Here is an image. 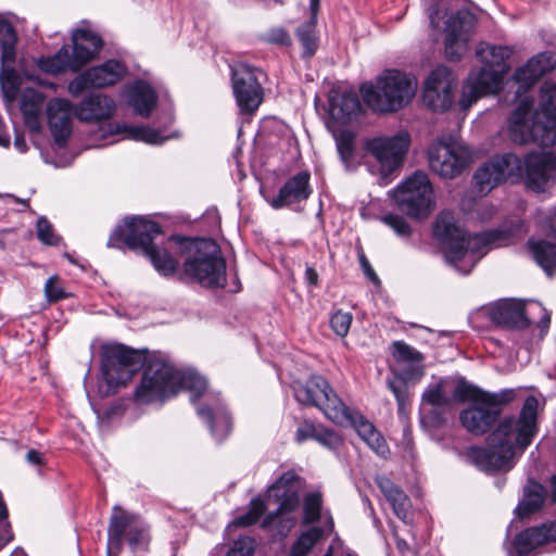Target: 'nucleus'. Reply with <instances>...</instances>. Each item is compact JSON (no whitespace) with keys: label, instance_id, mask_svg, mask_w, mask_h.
Listing matches in <instances>:
<instances>
[{"label":"nucleus","instance_id":"48","mask_svg":"<svg viewBox=\"0 0 556 556\" xmlns=\"http://www.w3.org/2000/svg\"><path fill=\"white\" fill-rule=\"evenodd\" d=\"M0 84L7 102L15 101L22 84L21 75L13 67L2 68Z\"/></svg>","mask_w":556,"mask_h":556},{"label":"nucleus","instance_id":"39","mask_svg":"<svg viewBox=\"0 0 556 556\" xmlns=\"http://www.w3.org/2000/svg\"><path fill=\"white\" fill-rule=\"evenodd\" d=\"M40 70L49 74H60L67 70L78 72L75 67V61L70 52L68 47L63 46L54 55L41 58L38 62Z\"/></svg>","mask_w":556,"mask_h":556},{"label":"nucleus","instance_id":"29","mask_svg":"<svg viewBox=\"0 0 556 556\" xmlns=\"http://www.w3.org/2000/svg\"><path fill=\"white\" fill-rule=\"evenodd\" d=\"M489 318L496 326L506 329L517 328L521 321V301L518 299H502L486 307Z\"/></svg>","mask_w":556,"mask_h":556},{"label":"nucleus","instance_id":"46","mask_svg":"<svg viewBox=\"0 0 556 556\" xmlns=\"http://www.w3.org/2000/svg\"><path fill=\"white\" fill-rule=\"evenodd\" d=\"M116 132H125L128 138L140 140L150 144H160L168 137H163L161 131L149 127L116 126Z\"/></svg>","mask_w":556,"mask_h":556},{"label":"nucleus","instance_id":"54","mask_svg":"<svg viewBox=\"0 0 556 556\" xmlns=\"http://www.w3.org/2000/svg\"><path fill=\"white\" fill-rule=\"evenodd\" d=\"M37 238L46 245H58L61 238L54 232L52 224L43 216L36 224Z\"/></svg>","mask_w":556,"mask_h":556},{"label":"nucleus","instance_id":"59","mask_svg":"<svg viewBox=\"0 0 556 556\" xmlns=\"http://www.w3.org/2000/svg\"><path fill=\"white\" fill-rule=\"evenodd\" d=\"M255 549V541L250 536L239 538L226 556H252Z\"/></svg>","mask_w":556,"mask_h":556},{"label":"nucleus","instance_id":"6","mask_svg":"<svg viewBox=\"0 0 556 556\" xmlns=\"http://www.w3.org/2000/svg\"><path fill=\"white\" fill-rule=\"evenodd\" d=\"M417 84L414 78L399 71H387L375 81L361 86L364 102L375 112H395L409 103Z\"/></svg>","mask_w":556,"mask_h":556},{"label":"nucleus","instance_id":"58","mask_svg":"<svg viewBox=\"0 0 556 556\" xmlns=\"http://www.w3.org/2000/svg\"><path fill=\"white\" fill-rule=\"evenodd\" d=\"M480 392L483 391L464 380H460L453 390V397L458 402L473 400L476 403H478Z\"/></svg>","mask_w":556,"mask_h":556},{"label":"nucleus","instance_id":"13","mask_svg":"<svg viewBox=\"0 0 556 556\" xmlns=\"http://www.w3.org/2000/svg\"><path fill=\"white\" fill-rule=\"evenodd\" d=\"M429 166L442 178L452 179L462 174L470 161L469 150L457 142H433L428 149Z\"/></svg>","mask_w":556,"mask_h":556},{"label":"nucleus","instance_id":"28","mask_svg":"<svg viewBox=\"0 0 556 556\" xmlns=\"http://www.w3.org/2000/svg\"><path fill=\"white\" fill-rule=\"evenodd\" d=\"M114 111L115 103L110 97L91 94L75 108L74 115L81 122H99L110 118Z\"/></svg>","mask_w":556,"mask_h":556},{"label":"nucleus","instance_id":"19","mask_svg":"<svg viewBox=\"0 0 556 556\" xmlns=\"http://www.w3.org/2000/svg\"><path fill=\"white\" fill-rule=\"evenodd\" d=\"M523 169L527 187L535 193L545 192L548 181L556 172V156L544 150L529 152L523 157Z\"/></svg>","mask_w":556,"mask_h":556},{"label":"nucleus","instance_id":"40","mask_svg":"<svg viewBox=\"0 0 556 556\" xmlns=\"http://www.w3.org/2000/svg\"><path fill=\"white\" fill-rule=\"evenodd\" d=\"M0 41L2 68L13 67L16 60L17 36L14 27L3 20H0Z\"/></svg>","mask_w":556,"mask_h":556},{"label":"nucleus","instance_id":"14","mask_svg":"<svg viewBox=\"0 0 556 556\" xmlns=\"http://www.w3.org/2000/svg\"><path fill=\"white\" fill-rule=\"evenodd\" d=\"M262 71L247 63L231 66V87L241 112L253 113L263 101V88L258 81Z\"/></svg>","mask_w":556,"mask_h":556},{"label":"nucleus","instance_id":"36","mask_svg":"<svg viewBox=\"0 0 556 556\" xmlns=\"http://www.w3.org/2000/svg\"><path fill=\"white\" fill-rule=\"evenodd\" d=\"M510 55L511 50L502 46L484 45L477 50V56L483 63V66L503 76L510 71V64L508 63Z\"/></svg>","mask_w":556,"mask_h":556},{"label":"nucleus","instance_id":"18","mask_svg":"<svg viewBox=\"0 0 556 556\" xmlns=\"http://www.w3.org/2000/svg\"><path fill=\"white\" fill-rule=\"evenodd\" d=\"M455 87L456 79L452 71L444 65L435 67L426 80L422 94L424 103L432 111L448 110L454 101Z\"/></svg>","mask_w":556,"mask_h":556},{"label":"nucleus","instance_id":"21","mask_svg":"<svg viewBox=\"0 0 556 556\" xmlns=\"http://www.w3.org/2000/svg\"><path fill=\"white\" fill-rule=\"evenodd\" d=\"M344 415L346 419L341 422H336L337 425H350L354 428L362 441H364L374 453L382 458H387L389 456V445L372 422H370L359 412L351 409L348 406L344 407Z\"/></svg>","mask_w":556,"mask_h":556},{"label":"nucleus","instance_id":"45","mask_svg":"<svg viewBox=\"0 0 556 556\" xmlns=\"http://www.w3.org/2000/svg\"><path fill=\"white\" fill-rule=\"evenodd\" d=\"M515 519L507 528L506 542L507 556H521V530L519 529V521L521 520V500L517 503L515 509Z\"/></svg>","mask_w":556,"mask_h":556},{"label":"nucleus","instance_id":"56","mask_svg":"<svg viewBox=\"0 0 556 556\" xmlns=\"http://www.w3.org/2000/svg\"><path fill=\"white\" fill-rule=\"evenodd\" d=\"M315 441L331 451L338 450L343 444V440L338 432L323 426H319Z\"/></svg>","mask_w":556,"mask_h":556},{"label":"nucleus","instance_id":"2","mask_svg":"<svg viewBox=\"0 0 556 556\" xmlns=\"http://www.w3.org/2000/svg\"><path fill=\"white\" fill-rule=\"evenodd\" d=\"M519 230L520 225L517 223L468 236L458 227L454 214L444 211L435 219L433 236L444 245L450 262H459L469 254L473 266L489 250L509 244Z\"/></svg>","mask_w":556,"mask_h":556},{"label":"nucleus","instance_id":"44","mask_svg":"<svg viewBox=\"0 0 556 556\" xmlns=\"http://www.w3.org/2000/svg\"><path fill=\"white\" fill-rule=\"evenodd\" d=\"M336 146L342 163L351 168L355 165V136L349 130L336 135Z\"/></svg>","mask_w":556,"mask_h":556},{"label":"nucleus","instance_id":"62","mask_svg":"<svg viewBox=\"0 0 556 556\" xmlns=\"http://www.w3.org/2000/svg\"><path fill=\"white\" fill-rule=\"evenodd\" d=\"M319 426L308 420L302 421L295 431L296 442L302 443L308 439L315 440Z\"/></svg>","mask_w":556,"mask_h":556},{"label":"nucleus","instance_id":"10","mask_svg":"<svg viewBox=\"0 0 556 556\" xmlns=\"http://www.w3.org/2000/svg\"><path fill=\"white\" fill-rule=\"evenodd\" d=\"M146 362L140 350H134L121 343L102 346L101 371L110 388L125 386Z\"/></svg>","mask_w":556,"mask_h":556},{"label":"nucleus","instance_id":"15","mask_svg":"<svg viewBox=\"0 0 556 556\" xmlns=\"http://www.w3.org/2000/svg\"><path fill=\"white\" fill-rule=\"evenodd\" d=\"M520 169L521 161L517 155L504 153L494 156L476 170L473 175V188L478 194L486 195L516 170Z\"/></svg>","mask_w":556,"mask_h":556},{"label":"nucleus","instance_id":"49","mask_svg":"<svg viewBox=\"0 0 556 556\" xmlns=\"http://www.w3.org/2000/svg\"><path fill=\"white\" fill-rule=\"evenodd\" d=\"M296 36L304 48V55L311 58L317 49L316 18L311 16L309 21L299 26Z\"/></svg>","mask_w":556,"mask_h":556},{"label":"nucleus","instance_id":"60","mask_svg":"<svg viewBox=\"0 0 556 556\" xmlns=\"http://www.w3.org/2000/svg\"><path fill=\"white\" fill-rule=\"evenodd\" d=\"M45 293L49 302H58L66 298L64 289L60 286L58 277H50L45 285Z\"/></svg>","mask_w":556,"mask_h":556},{"label":"nucleus","instance_id":"16","mask_svg":"<svg viewBox=\"0 0 556 556\" xmlns=\"http://www.w3.org/2000/svg\"><path fill=\"white\" fill-rule=\"evenodd\" d=\"M300 477L293 471L283 472L267 491L269 502L278 504L275 511L269 513L263 520V527L267 528L280 514L293 513L300 504Z\"/></svg>","mask_w":556,"mask_h":556},{"label":"nucleus","instance_id":"9","mask_svg":"<svg viewBox=\"0 0 556 556\" xmlns=\"http://www.w3.org/2000/svg\"><path fill=\"white\" fill-rule=\"evenodd\" d=\"M134 552L148 551L150 534L148 527L138 515L129 513L119 506H114L108 527V556H118L123 549V539Z\"/></svg>","mask_w":556,"mask_h":556},{"label":"nucleus","instance_id":"24","mask_svg":"<svg viewBox=\"0 0 556 556\" xmlns=\"http://www.w3.org/2000/svg\"><path fill=\"white\" fill-rule=\"evenodd\" d=\"M549 324L551 315L540 302L523 300V341L527 339L529 345L541 342Z\"/></svg>","mask_w":556,"mask_h":556},{"label":"nucleus","instance_id":"42","mask_svg":"<svg viewBox=\"0 0 556 556\" xmlns=\"http://www.w3.org/2000/svg\"><path fill=\"white\" fill-rule=\"evenodd\" d=\"M445 386L444 379L430 383L421 395L422 403L431 407H452V399L448 396Z\"/></svg>","mask_w":556,"mask_h":556},{"label":"nucleus","instance_id":"25","mask_svg":"<svg viewBox=\"0 0 556 556\" xmlns=\"http://www.w3.org/2000/svg\"><path fill=\"white\" fill-rule=\"evenodd\" d=\"M501 415L500 408H491L480 402L463 409L459 414L462 426L473 435H483L493 429Z\"/></svg>","mask_w":556,"mask_h":556},{"label":"nucleus","instance_id":"23","mask_svg":"<svg viewBox=\"0 0 556 556\" xmlns=\"http://www.w3.org/2000/svg\"><path fill=\"white\" fill-rule=\"evenodd\" d=\"M309 180L311 174L307 170L293 175L286 180L275 197L267 199V202L273 208L279 210L306 201L312 194Z\"/></svg>","mask_w":556,"mask_h":556},{"label":"nucleus","instance_id":"47","mask_svg":"<svg viewBox=\"0 0 556 556\" xmlns=\"http://www.w3.org/2000/svg\"><path fill=\"white\" fill-rule=\"evenodd\" d=\"M520 96L521 85L517 86L516 90L514 91V97L511 99H508L507 94L505 96L506 102L516 104L509 118L508 125L510 140L516 144H521V102H518Z\"/></svg>","mask_w":556,"mask_h":556},{"label":"nucleus","instance_id":"22","mask_svg":"<svg viewBox=\"0 0 556 556\" xmlns=\"http://www.w3.org/2000/svg\"><path fill=\"white\" fill-rule=\"evenodd\" d=\"M75 109L73 104L62 98H54L47 106V117L50 131L55 143L63 148L72 132V115Z\"/></svg>","mask_w":556,"mask_h":556},{"label":"nucleus","instance_id":"26","mask_svg":"<svg viewBox=\"0 0 556 556\" xmlns=\"http://www.w3.org/2000/svg\"><path fill=\"white\" fill-rule=\"evenodd\" d=\"M546 397L536 389L523 393V451L539 433V421L544 413Z\"/></svg>","mask_w":556,"mask_h":556},{"label":"nucleus","instance_id":"20","mask_svg":"<svg viewBox=\"0 0 556 556\" xmlns=\"http://www.w3.org/2000/svg\"><path fill=\"white\" fill-rule=\"evenodd\" d=\"M503 79V75L485 66L471 72L463 87L460 108L467 110L482 96L496 93L502 87Z\"/></svg>","mask_w":556,"mask_h":556},{"label":"nucleus","instance_id":"50","mask_svg":"<svg viewBox=\"0 0 556 556\" xmlns=\"http://www.w3.org/2000/svg\"><path fill=\"white\" fill-rule=\"evenodd\" d=\"M323 496L320 492H312L305 495L303 502V523L309 525L320 519Z\"/></svg>","mask_w":556,"mask_h":556},{"label":"nucleus","instance_id":"61","mask_svg":"<svg viewBox=\"0 0 556 556\" xmlns=\"http://www.w3.org/2000/svg\"><path fill=\"white\" fill-rule=\"evenodd\" d=\"M67 89H68V92L73 97H78L87 89H93L91 87V81H90L87 71L83 72L77 77H75L73 80H71Z\"/></svg>","mask_w":556,"mask_h":556},{"label":"nucleus","instance_id":"5","mask_svg":"<svg viewBox=\"0 0 556 556\" xmlns=\"http://www.w3.org/2000/svg\"><path fill=\"white\" fill-rule=\"evenodd\" d=\"M176 251L185 256L184 274L205 287H225L226 263L220 249L212 239L173 237Z\"/></svg>","mask_w":556,"mask_h":556},{"label":"nucleus","instance_id":"30","mask_svg":"<svg viewBox=\"0 0 556 556\" xmlns=\"http://www.w3.org/2000/svg\"><path fill=\"white\" fill-rule=\"evenodd\" d=\"M128 104L135 114L147 118L157 104L156 91L148 83L136 80L128 87Z\"/></svg>","mask_w":556,"mask_h":556},{"label":"nucleus","instance_id":"27","mask_svg":"<svg viewBox=\"0 0 556 556\" xmlns=\"http://www.w3.org/2000/svg\"><path fill=\"white\" fill-rule=\"evenodd\" d=\"M73 51L71 52L75 67L79 70L93 60L102 48L101 37L88 29H76L72 35Z\"/></svg>","mask_w":556,"mask_h":556},{"label":"nucleus","instance_id":"51","mask_svg":"<svg viewBox=\"0 0 556 556\" xmlns=\"http://www.w3.org/2000/svg\"><path fill=\"white\" fill-rule=\"evenodd\" d=\"M516 397L517 391L515 389H503L498 392H480L478 402L491 408L501 409V406L511 403Z\"/></svg>","mask_w":556,"mask_h":556},{"label":"nucleus","instance_id":"12","mask_svg":"<svg viewBox=\"0 0 556 556\" xmlns=\"http://www.w3.org/2000/svg\"><path fill=\"white\" fill-rule=\"evenodd\" d=\"M410 137L407 131H400L391 137H375L366 140V150L377 160L383 185L403 164L408 151Z\"/></svg>","mask_w":556,"mask_h":556},{"label":"nucleus","instance_id":"7","mask_svg":"<svg viewBox=\"0 0 556 556\" xmlns=\"http://www.w3.org/2000/svg\"><path fill=\"white\" fill-rule=\"evenodd\" d=\"M540 92L543 101L533 112V100L523 94V143L552 147L556 144V76L545 79Z\"/></svg>","mask_w":556,"mask_h":556},{"label":"nucleus","instance_id":"57","mask_svg":"<svg viewBox=\"0 0 556 556\" xmlns=\"http://www.w3.org/2000/svg\"><path fill=\"white\" fill-rule=\"evenodd\" d=\"M352 319L351 313L337 311L330 318V326L339 337L344 338L349 333Z\"/></svg>","mask_w":556,"mask_h":556},{"label":"nucleus","instance_id":"55","mask_svg":"<svg viewBox=\"0 0 556 556\" xmlns=\"http://www.w3.org/2000/svg\"><path fill=\"white\" fill-rule=\"evenodd\" d=\"M381 220L389 226L399 237L409 238L412 235V227L407 220L397 214H387Z\"/></svg>","mask_w":556,"mask_h":556},{"label":"nucleus","instance_id":"35","mask_svg":"<svg viewBox=\"0 0 556 556\" xmlns=\"http://www.w3.org/2000/svg\"><path fill=\"white\" fill-rule=\"evenodd\" d=\"M359 110L358 97L353 92H333L329 97V113L339 122L348 123Z\"/></svg>","mask_w":556,"mask_h":556},{"label":"nucleus","instance_id":"43","mask_svg":"<svg viewBox=\"0 0 556 556\" xmlns=\"http://www.w3.org/2000/svg\"><path fill=\"white\" fill-rule=\"evenodd\" d=\"M324 535V529L313 527L298 538L290 549L289 556H307L312 548L319 542Z\"/></svg>","mask_w":556,"mask_h":556},{"label":"nucleus","instance_id":"38","mask_svg":"<svg viewBox=\"0 0 556 556\" xmlns=\"http://www.w3.org/2000/svg\"><path fill=\"white\" fill-rule=\"evenodd\" d=\"M523 555L528 548L556 542V519L541 527L523 529Z\"/></svg>","mask_w":556,"mask_h":556},{"label":"nucleus","instance_id":"63","mask_svg":"<svg viewBox=\"0 0 556 556\" xmlns=\"http://www.w3.org/2000/svg\"><path fill=\"white\" fill-rule=\"evenodd\" d=\"M388 387L392 391V393L394 394V396L396 399L397 406H399V413H403L405 409V406L409 400L406 386L403 383L397 384L394 381H389Z\"/></svg>","mask_w":556,"mask_h":556},{"label":"nucleus","instance_id":"32","mask_svg":"<svg viewBox=\"0 0 556 556\" xmlns=\"http://www.w3.org/2000/svg\"><path fill=\"white\" fill-rule=\"evenodd\" d=\"M94 89L106 88L118 83L126 73V66L118 60H108L101 65L86 70Z\"/></svg>","mask_w":556,"mask_h":556},{"label":"nucleus","instance_id":"17","mask_svg":"<svg viewBox=\"0 0 556 556\" xmlns=\"http://www.w3.org/2000/svg\"><path fill=\"white\" fill-rule=\"evenodd\" d=\"M476 17L468 10H459L448 15L444 27V49L451 61L459 60L468 50Z\"/></svg>","mask_w":556,"mask_h":556},{"label":"nucleus","instance_id":"11","mask_svg":"<svg viewBox=\"0 0 556 556\" xmlns=\"http://www.w3.org/2000/svg\"><path fill=\"white\" fill-rule=\"evenodd\" d=\"M293 393L300 404L319 408L332 422L346 419L344 415L346 405L323 376L312 375L305 383H296L293 387Z\"/></svg>","mask_w":556,"mask_h":556},{"label":"nucleus","instance_id":"34","mask_svg":"<svg viewBox=\"0 0 556 556\" xmlns=\"http://www.w3.org/2000/svg\"><path fill=\"white\" fill-rule=\"evenodd\" d=\"M43 94L33 88H26L22 93L21 111L25 125L31 131L40 129V114L43 108Z\"/></svg>","mask_w":556,"mask_h":556},{"label":"nucleus","instance_id":"64","mask_svg":"<svg viewBox=\"0 0 556 556\" xmlns=\"http://www.w3.org/2000/svg\"><path fill=\"white\" fill-rule=\"evenodd\" d=\"M289 514L290 513L280 514L274 520L275 522L277 519H279L277 525V533L282 538L287 536L296 523V518L294 516H290Z\"/></svg>","mask_w":556,"mask_h":556},{"label":"nucleus","instance_id":"31","mask_svg":"<svg viewBox=\"0 0 556 556\" xmlns=\"http://www.w3.org/2000/svg\"><path fill=\"white\" fill-rule=\"evenodd\" d=\"M556 68V52L544 51L535 54L523 64V93L540 78Z\"/></svg>","mask_w":556,"mask_h":556},{"label":"nucleus","instance_id":"3","mask_svg":"<svg viewBox=\"0 0 556 556\" xmlns=\"http://www.w3.org/2000/svg\"><path fill=\"white\" fill-rule=\"evenodd\" d=\"M161 235L162 228L157 223L143 217H134L114 230L108 245L119 247L118 242L123 241L129 249H140L157 273L169 277L177 271L179 261L174 256L175 243L169 244L174 236L169 237L163 245L153 243Z\"/></svg>","mask_w":556,"mask_h":556},{"label":"nucleus","instance_id":"1","mask_svg":"<svg viewBox=\"0 0 556 556\" xmlns=\"http://www.w3.org/2000/svg\"><path fill=\"white\" fill-rule=\"evenodd\" d=\"M179 389L188 390L192 401L205 396V403L198 408V415L207 422L213 437L224 440L231 430L230 415L219 394L208 392L206 379L193 369L177 370L166 362L153 361L144 369L135 397L139 403L149 404L164 401Z\"/></svg>","mask_w":556,"mask_h":556},{"label":"nucleus","instance_id":"37","mask_svg":"<svg viewBox=\"0 0 556 556\" xmlns=\"http://www.w3.org/2000/svg\"><path fill=\"white\" fill-rule=\"evenodd\" d=\"M527 245L532 260L548 276L553 275L556 270V243L530 239Z\"/></svg>","mask_w":556,"mask_h":556},{"label":"nucleus","instance_id":"53","mask_svg":"<svg viewBox=\"0 0 556 556\" xmlns=\"http://www.w3.org/2000/svg\"><path fill=\"white\" fill-rule=\"evenodd\" d=\"M394 357L400 362H405L412 365L420 364L422 361V354L410 345L403 341H396L393 343Z\"/></svg>","mask_w":556,"mask_h":556},{"label":"nucleus","instance_id":"41","mask_svg":"<svg viewBox=\"0 0 556 556\" xmlns=\"http://www.w3.org/2000/svg\"><path fill=\"white\" fill-rule=\"evenodd\" d=\"M546 498L545 488L532 480H528L527 486L523 490V518L527 515L540 510Z\"/></svg>","mask_w":556,"mask_h":556},{"label":"nucleus","instance_id":"4","mask_svg":"<svg viewBox=\"0 0 556 556\" xmlns=\"http://www.w3.org/2000/svg\"><path fill=\"white\" fill-rule=\"evenodd\" d=\"M489 446H469L467 459L481 471H508L516 465V450L521 446V412L498 417L490 433Z\"/></svg>","mask_w":556,"mask_h":556},{"label":"nucleus","instance_id":"52","mask_svg":"<svg viewBox=\"0 0 556 556\" xmlns=\"http://www.w3.org/2000/svg\"><path fill=\"white\" fill-rule=\"evenodd\" d=\"M266 505L261 497H254L250 502L249 510L235 519V525L240 527H248L255 523L261 516L265 513Z\"/></svg>","mask_w":556,"mask_h":556},{"label":"nucleus","instance_id":"8","mask_svg":"<svg viewBox=\"0 0 556 556\" xmlns=\"http://www.w3.org/2000/svg\"><path fill=\"white\" fill-rule=\"evenodd\" d=\"M400 211L415 219H426L434 210V190L427 174L417 170L389 191Z\"/></svg>","mask_w":556,"mask_h":556},{"label":"nucleus","instance_id":"33","mask_svg":"<svg viewBox=\"0 0 556 556\" xmlns=\"http://www.w3.org/2000/svg\"><path fill=\"white\" fill-rule=\"evenodd\" d=\"M377 485L391 504L393 513L404 522H408L412 503L405 492L387 477L377 478Z\"/></svg>","mask_w":556,"mask_h":556}]
</instances>
